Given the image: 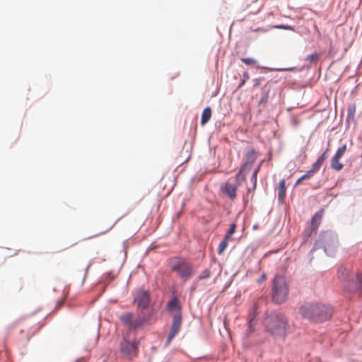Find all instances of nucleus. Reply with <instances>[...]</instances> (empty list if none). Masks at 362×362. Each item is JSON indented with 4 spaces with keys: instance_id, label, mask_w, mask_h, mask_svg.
I'll return each instance as SVG.
<instances>
[{
    "instance_id": "f257e3e1",
    "label": "nucleus",
    "mask_w": 362,
    "mask_h": 362,
    "mask_svg": "<svg viewBox=\"0 0 362 362\" xmlns=\"http://www.w3.org/2000/svg\"><path fill=\"white\" fill-rule=\"evenodd\" d=\"M300 315L315 322H321L329 319L332 315V308L319 303H308L299 309Z\"/></svg>"
},
{
    "instance_id": "f03ea898",
    "label": "nucleus",
    "mask_w": 362,
    "mask_h": 362,
    "mask_svg": "<svg viewBox=\"0 0 362 362\" xmlns=\"http://www.w3.org/2000/svg\"><path fill=\"white\" fill-rule=\"evenodd\" d=\"M264 325L268 332L273 335L284 336L288 329V320L284 315L273 313L267 316Z\"/></svg>"
},
{
    "instance_id": "7ed1b4c3",
    "label": "nucleus",
    "mask_w": 362,
    "mask_h": 362,
    "mask_svg": "<svg viewBox=\"0 0 362 362\" xmlns=\"http://www.w3.org/2000/svg\"><path fill=\"white\" fill-rule=\"evenodd\" d=\"M288 286L285 277L276 276L273 281L272 300L274 303L281 304L288 297Z\"/></svg>"
},
{
    "instance_id": "20e7f679",
    "label": "nucleus",
    "mask_w": 362,
    "mask_h": 362,
    "mask_svg": "<svg viewBox=\"0 0 362 362\" xmlns=\"http://www.w3.org/2000/svg\"><path fill=\"white\" fill-rule=\"evenodd\" d=\"M171 270L176 272L183 281L189 279L194 273L192 264L185 259L180 258L173 261L171 265Z\"/></svg>"
},
{
    "instance_id": "39448f33",
    "label": "nucleus",
    "mask_w": 362,
    "mask_h": 362,
    "mask_svg": "<svg viewBox=\"0 0 362 362\" xmlns=\"http://www.w3.org/2000/svg\"><path fill=\"white\" fill-rule=\"evenodd\" d=\"M316 247H323L327 255L332 256L334 254L337 247V240L329 234H323L316 243Z\"/></svg>"
},
{
    "instance_id": "423d86ee",
    "label": "nucleus",
    "mask_w": 362,
    "mask_h": 362,
    "mask_svg": "<svg viewBox=\"0 0 362 362\" xmlns=\"http://www.w3.org/2000/svg\"><path fill=\"white\" fill-rule=\"evenodd\" d=\"M139 343L136 340L124 339L119 345L120 354L125 358L132 359L137 356Z\"/></svg>"
},
{
    "instance_id": "0eeeda50",
    "label": "nucleus",
    "mask_w": 362,
    "mask_h": 362,
    "mask_svg": "<svg viewBox=\"0 0 362 362\" xmlns=\"http://www.w3.org/2000/svg\"><path fill=\"white\" fill-rule=\"evenodd\" d=\"M134 301L139 308H147L150 303V294L146 291L139 289L134 294Z\"/></svg>"
},
{
    "instance_id": "6e6552de",
    "label": "nucleus",
    "mask_w": 362,
    "mask_h": 362,
    "mask_svg": "<svg viewBox=\"0 0 362 362\" xmlns=\"http://www.w3.org/2000/svg\"><path fill=\"white\" fill-rule=\"evenodd\" d=\"M181 315L180 313H177L173 316L172 325L170 332L168 334L167 343L169 344L173 340V339L175 337V336L180 331V328L181 326Z\"/></svg>"
},
{
    "instance_id": "1a4fd4ad",
    "label": "nucleus",
    "mask_w": 362,
    "mask_h": 362,
    "mask_svg": "<svg viewBox=\"0 0 362 362\" xmlns=\"http://www.w3.org/2000/svg\"><path fill=\"white\" fill-rule=\"evenodd\" d=\"M346 289L350 292L357 293L359 296H362V274H358L355 281L348 284Z\"/></svg>"
},
{
    "instance_id": "9d476101",
    "label": "nucleus",
    "mask_w": 362,
    "mask_h": 362,
    "mask_svg": "<svg viewBox=\"0 0 362 362\" xmlns=\"http://www.w3.org/2000/svg\"><path fill=\"white\" fill-rule=\"evenodd\" d=\"M258 153L254 149H250L246 153V160L245 163L242 165L243 168L247 169V171H250L252 164L255 162L257 158Z\"/></svg>"
},
{
    "instance_id": "9b49d317",
    "label": "nucleus",
    "mask_w": 362,
    "mask_h": 362,
    "mask_svg": "<svg viewBox=\"0 0 362 362\" xmlns=\"http://www.w3.org/2000/svg\"><path fill=\"white\" fill-rule=\"evenodd\" d=\"M238 187V186L237 185H232L229 182H226L222 186V192L231 199H234L236 197Z\"/></svg>"
},
{
    "instance_id": "f8f14e48",
    "label": "nucleus",
    "mask_w": 362,
    "mask_h": 362,
    "mask_svg": "<svg viewBox=\"0 0 362 362\" xmlns=\"http://www.w3.org/2000/svg\"><path fill=\"white\" fill-rule=\"evenodd\" d=\"M323 216V210H320L315 214L311 220V227L307 230L308 235H310L313 230H316L319 226Z\"/></svg>"
},
{
    "instance_id": "ddd939ff",
    "label": "nucleus",
    "mask_w": 362,
    "mask_h": 362,
    "mask_svg": "<svg viewBox=\"0 0 362 362\" xmlns=\"http://www.w3.org/2000/svg\"><path fill=\"white\" fill-rule=\"evenodd\" d=\"M276 189L278 190V199L280 202H283L286 197V181L285 180H281L276 187Z\"/></svg>"
},
{
    "instance_id": "4468645a",
    "label": "nucleus",
    "mask_w": 362,
    "mask_h": 362,
    "mask_svg": "<svg viewBox=\"0 0 362 362\" xmlns=\"http://www.w3.org/2000/svg\"><path fill=\"white\" fill-rule=\"evenodd\" d=\"M250 171H247V169L241 166L239 172L235 176V182L238 187L241 185L242 182L245 180L246 175Z\"/></svg>"
},
{
    "instance_id": "2eb2a0df",
    "label": "nucleus",
    "mask_w": 362,
    "mask_h": 362,
    "mask_svg": "<svg viewBox=\"0 0 362 362\" xmlns=\"http://www.w3.org/2000/svg\"><path fill=\"white\" fill-rule=\"evenodd\" d=\"M211 114H212V112H211V109L208 107H206L203 112H202V117H201V124L202 125H204L206 123H207L211 117Z\"/></svg>"
},
{
    "instance_id": "dca6fc26",
    "label": "nucleus",
    "mask_w": 362,
    "mask_h": 362,
    "mask_svg": "<svg viewBox=\"0 0 362 362\" xmlns=\"http://www.w3.org/2000/svg\"><path fill=\"white\" fill-rule=\"evenodd\" d=\"M147 320L148 319L146 318H138L131 322L129 328L131 329H136L141 327L146 323V322H147Z\"/></svg>"
},
{
    "instance_id": "f3484780",
    "label": "nucleus",
    "mask_w": 362,
    "mask_h": 362,
    "mask_svg": "<svg viewBox=\"0 0 362 362\" xmlns=\"http://www.w3.org/2000/svg\"><path fill=\"white\" fill-rule=\"evenodd\" d=\"M344 165L340 162V158L333 156L331 161V168L337 171L341 170Z\"/></svg>"
},
{
    "instance_id": "a211bd4d",
    "label": "nucleus",
    "mask_w": 362,
    "mask_h": 362,
    "mask_svg": "<svg viewBox=\"0 0 362 362\" xmlns=\"http://www.w3.org/2000/svg\"><path fill=\"white\" fill-rule=\"evenodd\" d=\"M229 238H226L224 236L223 240L220 243L218 248V255H221L223 253L226 248L228 247Z\"/></svg>"
},
{
    "instance_id": "6ab92c4d",
    "label": "nucleus",
    "mask_w": 362,
    "mask_h": 362,
    "mask_svg": "<svg viewBox=\"0 0 362 362\" xmlns=\"http://www.w3.org/2000/svg\"><path fill=\"white\" fill-rule=\"evenodd\" d=\"M356 111V107L355 104H351L348 107L347 117L349 119H354Z\"/></svg>"
},
{
    "instance_id": "aec40b11",
    "label": "nucleus",
    "mask_w": 362,
    "mask_h": 362,
    "mask_svg": "<svg viewBox=\"0 0 362 362\" xmlns=\"http://www.w3.org/2000/svg\"><path fill=\"white\" fill-rule=\"evenodd\" d=\"M133 315L131 313H127L120 316V320L124 324H129L130 325L132 322Z\"/></svg>"
},
{
    "instance_id": "412c9836",
    "label": "nucleus",
    "mask_w": 362,
    "mask_h": 362,
    "mask_svg": "<svg viewBox=\"0 0 362 362\" xmlns=\"http://www.w3.org/2000/svg\"><path fill=\"white\" fill-rule=\"evenodd\" d=\"M320 58V54L318 53H313L307 56L305 60L308 62L310 64H316Z\"/></svg>"
},
{
    "instance_id": "4be33fe9",
    "label": "nucleus",
    "mask_w": 362,
    "mask_h": 362,
    "mask_svg": "<svg viewBox=\"0 0 362 362\" xmlns=\"http://www.w3.org/2000/svg\"><path fill=\"white\" fill-rule=\"evenodd\" d=\"M346 149H347L346 144H344L343 146H341L340 148H339L337 149V151L334 156L341 158L343 156L345 151H346Z\"/></svg>"
},
{
    "instance_id": "5701e85b",
    "label": "nucleus",
    "mask_w": 362,
    "mask_h": 362,
    "mask_svg": "<svg viewBox=\"0 0 362 362\" xmlns=\"http://www.w3.org/2000/svg\"><path fill=\"white\" fill-rule=\"evenodd\" d=\"M178 305V301L177 298H173L170 300L168 303V308L170 311L173 310L175 309Z\"/></svg>"
},
{
    "instance_id": "b1692460",
    "label": "nucleus",
    "mask_w": 362,
    "mask_h": 362,
    "mask_svg": "<svg viewBox=\"0 0 362 362\" xmlns=\"http://www.w3.org/2000/svg\"><path fill=\"white\" fill-rule=\"evenodd\" d=\"M241 61L247 65H255L257 63V61L251 57L242 58Z\"/></svg>"
},
{
    "instance_id": "393cba45",
    "label": "nucleus",
    "mask_w": 362,
    "mask_h": 362,
    "mask_svg": "<svg viewBox=\"0 0 362 362\" xmlns=\"http://www.w3.org/2000/svg\"><path fill=\"white\" fill-rule=\"evenodd\" d=\"M235 229H236V224L235 223H232L230 226V228L229 230L227 231L225 237H226V238H229L234 234V233L235 232Z\"/></svg>"
},
{
    "instance_id": "a878e982",
    "label": "nucleus",
    "mask_w": 362,
    "mask_h": 362,
    "mask_svg": "<svg viewBox=\"0 0 362 362\" xmlns=\"http://www.w3.org/2000/svg\"><path fill=\"white\" fill-rule=\"evenodd\" d=\"M255 325V317L250 316L248 321V332L251 333L254 331L253 326Z\"/></svg>"
},
{
    "instance_id": "bb28decb",
    "label": "nucleus",
    "mask_w": 362,
    "mask_h": 362,
    "mask_svg": "<svg viewBox=\"0 0 362 362\" xmlns=\"http://www.w3.org/2000/svg\"><path fill=\"white\" fill-rule=\"evenodd\" d=\"M322 165V163L317 159V161L313 165L312 168L310 170H313L315 173H316L320 170Z\"/></svg>"
},
{
    "instance_id": "cd10ccee",
    "label": "nucleus",
    "mask_w": 362,
    "mask_h": 362,
    "mask_svg": "<svg viewBox=\"0 0 362 362\" xmlns=\"http://www.w3.org/2000/svg\"><path fill=\"white\" fill-rule=\"evenodd\" d=\"M211 272L209 269H206L204 270L200 275L198 276V279H204L210 276Z\"/></svg>"
},
{
    "instance_id": "c85d7f7f",
    "label": "nucleus",
    "mask_w": 362,
    "mask_h": 362,
    "mask_svg": "<svg viewBox=\"0 0 362 362\" xmlns=\"http://www.w3.org/2000/svg\"><path fill=\"white\" fill-rule=\"evenodd\" d=\"M315 173L310 170H308L305 174H304L303 175L301 176V180H307V179H309L310 177H312L313 175H314Z\"/></svg>"
},
{
    "instance_id": "c756f323",
    "label": "nucleus",
    "mask_w": 362,
    "mask_h": 362,
    "mask_svg": "<svg viewBox=\"0 0 362 362\" xmlns=\"http://www.w3.org/2000/svg\"><path fill=\"white\" fill-rule=\"evenodd\" d=\"M243 79L242 80V82L240 84V87L243 86L245 83L246 81L249 78V74H248V72L245 71L243 73Z\"/></svg>"
},
{
    "instance_id": "7c9ffc66",
    "label": "nucleus",
    "mask_w": 362,
    "mask_h": 362,
    "mask_svg": "<svg viewBox=\"0 0 362 362\" xmlns=\"http://www.w3.org/2000/svg\"><path fill=\"white\" fill-rule=\"evenodd\" d=\"M275 28H279V29H283V30H293V27H291L290 25H280L275 26Z\"/></svg>"
},
{
    "instance_id": "2f4dec72",
    "label": "nucleus",
    "mask_w": 362,
    "mask_h": 362,
    "mask_svg": "<svg viewBox=\"0 0 362 362\" xmlns=\"http://www.w3.org/2000/svg\"><path fill=\"white\" fill-rule=\"evenodd\" d=\"M257 176L255 175H252V182L253 183V187H252V189H255L256 188V186H257Z\"/></svg>"
},
{
    "instance_id": "473e14b6",
    "label": "nucleus",
    "mask_w": 362,
    "mask_h": 362,
    "mask_svg": "<svg viewBox=\"0 0 362 362\" xmlns=\"http://www.w3.org/2000/svg\"><path fill=\"white\" fill-rule=\"evenodd\" d=\"M328 151V149H327L319 158L318 160H320L322 163H324L325 158H326V153Z\"/></svg>"
},
{
    "instance_id": "72a5a7b5",
    "label": "nucleus",
    "mask_w": 362,
    "mask_h": 362,
    "mask_svg": "<svg viewBox=\"0 0 362 362\" xmlns=\"http://www.w3.org/2000/svg\"><path fill=\"white\" fill-rule=\"evenodd\" d=\"M260 82H261V78H255L254 80V86H259Z\"/></svg>"
},
{
    "instance_id": "f704fd0d",
    "label": "nucleus",
    "mask_w": 362,
    "mask_h": 362,
    "mask_svg": "<svg viewBox=\"0 0 362 362\" xmlns=\"http://www.w3.org/2000/svg\"><path fill=\"white\" fill-rule=\"evenodd\" d=\"M259 169H260V165L254 170L252 175H255L257 176V174H258V173L259 171Z\"/></svg>"
},
{
    "instance_id": "c9c22d12",
    "label": "nucleus",
    "mask_w": 362,
    "mask_h": 362,
    "mask_svg": "<svg viewBox=\"0 0 362 362\" xmlns=\"http://www.w3.org/2000/svg\"><path fill=\"white\" fill-rule=\"evenodd\" d=\"M341 272H342V273H344V272L347 273V271H346V269H340L338 271V274H339V278H341V275H340V273H341Z\"/></svg>"
},
{
    "instance_id": "e433bc0d",
    "label": "nucleus",
    "mask_w": 362,
    "mask_h": 362,
    "mask_svg": "<svg viewBox=\"0 0 362 362\" xmlns=\"http://www.w3.org/2000/svg\"><path fill=\"white\" fill-rule=\"evenodd\" d=\"M304 180H301V177L298 178L296 182V185H300Z\"/></svg>"
},
{
    "instance_id": "4c0bfd02",
    "label": "nucleus",
    "mask_w": 362,
    "mask_h": 362,
    "mask_svg": "<svg viewBox=\"0 0 362 362\" xmlns=\"http://www.w3.org/2000/svg\"><path fill=\"white\" fill-rule=\"evenodd\" d=\"M265 279V275L264 274H262L261 276V277L258 279V282H261L262 281L264 280Z\"/></svg>"
},
{
    "instance_id": "58836bf2",
    "label": "nucleus",
    "mask_w": 362,
    "mask_h": 362,
    "mask_svg": "<svg viewBox=\"0 0 362 362\" xmlns=\"http://www.w3.org/2000/svg\"><path fill=\"white\" fill-rule=\"evenodd\" d=\"M293 68H288V69H279L278 71H291Z\"/></svg>"
}]
</instances>
